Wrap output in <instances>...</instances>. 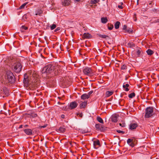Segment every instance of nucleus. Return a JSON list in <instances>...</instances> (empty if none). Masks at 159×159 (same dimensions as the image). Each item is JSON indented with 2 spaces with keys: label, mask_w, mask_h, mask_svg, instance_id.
Segmentation results:
<instances>
[{
  "label": "nucleus",
  "mask_w": 159,
  "mask_h": 159,
  "mask_svg": "<svg viewBox=\"0 0 159 159\" xmlns=\"http://www.w3.org/2000/svg\"><path fill=\"white\" fill-rule=\"evenodd\" d=\"M29 76L27 73L24 75V84L28 89L34 90L40 85L39 79L37 77H34V76Z\"/></svg>",
  "instance_id": "f257e3e1"
},
{
  "label": "nucleus",
  "mask_w": 159,
  "mask_h": 159,
  "mask_svg": "<svg viewBox=\"0 0 159 159\" xmlns=\"http://www.w3.org/2000/svg\"><path fill=\"white\" fill-rule=\"evenodd\" d=\"M145 118H154V121H159V111L152 106L148 107L145 109Z\"/></svg>",
  "instance_id": "f03ea898"
},
{
  "label": "nucleus",
  "mask_w": 159,
  "mask_h": 159,
  "mask_svg": "<svg viewBox=\"0 0 159 159\" xmlns=\"http://www.w3.org/2000/svg\"><path fill=\"white\" fill-rule=\"evenodd\" d=\"M55 67L54 64H49L46 65L43 69L42 70V74H46L47 75H49L48 76L52 77V72L54 70V68Z\"/></svg>",
  "instance_id": "7ed1b4c3"
},
{
  "label": "nucleus",
  "mask_w": 159,
  "mask_h": 159,
  "mask_svg": "<svg viewBox=\"0 0 159 159\" xmlns=\"http://www.w3.org/2000/svg\"><path fill=\"white\" fill-rule=\"evenodd\" d=\"M55 67L54 68V70L52 72V77L58 76L61 74L63 70L61 66L55 63Z\"/></svg>",
  "instance_id": "20e7f679"
},
{
  "label": "nucleus",
  "mask_w": 159,
  "mask_h": 159,
  "mask_svg": "<svg viewBox=\"0 0 159 159\" xmlns=\"http://www.w3.org/2000/svg\"><path fill=\"white\" fill-rule=\"evenodd\" d=\"M5 78L7 80L9 83L11 84L14 83L15 81V78L13 73L10 71H7L5 75Z\"/></svg>",
  "instance_id": "39448f33"
},
{
  "label": "nucleus",
  "mask_w": 159,
  "mask_h": 159,
  "mask_svg": "<svg viewBox=\"0 0 159 159\" xmlns=\"http://www.w3.org/2000/svg\"><path fill=\"white\" fill-rule=\"evenodd\" d=\"M14 70L17 73H19L21 71L22 66L21 63L20 61H16L12 66Z\"/></svg>",
  "instance_id": "423d86ee"
},
{
  "label": "nucleus",
  "mask_w": 159,
  "mask_h": 159,
  "mask_svg": "<svg viewBox=\"0 0 159 159\" xmlns=\"http://www.w3.org/2000/svg\"><path fill=\"white\" fill-rule=\"evenodd\" d=\"M83 72L84 75L89 76L92 75L93 73V71L91 68L85 67L83 68Z\"/></svg>",
  "instance_id": "0eeeda50"
},
{
  "label": "nucleus",
  "mask_w": 159,
  "mask_h": 159,
  "mask_svg": "<svg viewBox=\"0 0 159 159\" xmlns=\"http://www.w3.org/2000/svg\"><path fill=\"white\" fill-rule=\"evenodd\" d=\"M61 82L62 85L63 87H65L68 86L69 85L68 77H66L62 79Z\"/></svg>",
  "instance_id": "6e6552de"
},
{
  "label": "nucleus",
  "mask_w": 159,
  "mask_h": 159,
  "mask_svg": "<svg viewBox=\"0 0 159 159\" xmlns=\"http://www.w3.org/2000/svg\"><path fill=\"white\" fill-rule=\"evenodd\" d=\"M95 127L96 130L101 131H104L105 130V126L100 124H97L95 125Z\"/></svg>",
  "instance_id": "1a4fd4ad"
},
{
  "label": "nucleus",
  "mask_w": 159,
  "mask_h": 159,
  "mask_svg": "<svg viewBox=\"0 0 159 159\" xmlns=\"http://www.w3.org/2000/svg\"><path fill=\"white\" fill-rule=\"evenodd\" d=\"M78 105V104L75 102H72L70 103L69 107L71 109H74L76 108Z\"/></svg>",
  "instance_id": "9d476101"
},
{
  "label": "nucleus",
  "mask_w": 159,
  "mask_h": 159,
  "mask_svg": "<svg viewBox=\"0 0 159 159\" xmlns=\"http://www.w3.org/2000/svg\"><path fill=\"white\" fill-rule=\"evenodd\" d=\"M93 146L94 148L96 149L101 147V145L100 143L99 140L97 139L96 140L94 141Z\"/></svg>",
  "instance_id": "9b49d317"
},
{
  "label": "nucleus",
  "mask_w": 159,
  "mask_h": 159,
  "mask_svg": "<svg viewBox=\"0 0 159 159\" xmlns=\"http://www.w3.org/2000/svg\"><path fill=\"white\" fill-rule=\"evenodd\" d=\"M23 131L26 134L29 135H31L33 134L32 130L30 129H25L23 130Z\"/></svg>",
  "instance_id": "f8f14e48"
},
{
  "label": "nucleus",
  "mask_w": 159,
  "mask_h": 159,
  "mask_svg": "<svg viewBox=\"0 0 159 159\" xmlns=\"http://www.w3.org/2000/svg\"><path fill=\"white\" fill-rule=\"evenodd\" d=\"M87 101H84V102H82L80 105V109L85 108L87 105Z\"/></svg>",
  "instance_id": "ddd939ff"
},
{
  "label": "nucleus",
  "mask_w": 159,
  "mask_h": 159,
  "mask_svg": "<svg viewBox=\"0 0 159 159\" xmlns=\"http://www.w3.org/2000/svg\"><path fill=\"white\" fill-rule=\"evenodd\" d=\"M92 35L89 33H85L83 34L82 36L83 38L84 39H89L92 38Z\"/></svg>",
  "instance_id": "4468645a"
},
{
  "label": "nucleus",
  "mask_w": 159,
  "mask_h": 159,
  "mask_svg": "<svg viewBox=\"0 0 159 159\" xmlns=\"http://www.w3.org/2000/svg\"><path fill=\"white\" fill-rule=\"evenodd\" d=\"M70 0H64L62 2V5L64 6H68L71 2Z\"/></svg>",
  "instance_id": "2eb2a0df"
},
{
  "label": "nucleus",
  "mask_w": 159,
  "mask_h": 159,
  "mask_svg": "<svg viewBox=\"0 0 159 159\" xmlns=\"http://www.w3.org/2000/svg\"><path fill=\"white\" fill-rule=\"evenodd\" d=\"M3 90L4 92L3 93H4L5 95L3 96V97L4 98L8 96L9 95V92L8 90L7 89V88H3Z\"/></svg>",
  "instance_id": "dca6fc26"
},
{
  "label": "nucleus",
  "mask_w": 159,
  "mask_h": 159,
  "mask_svg": "<svg viewBox=\"0 0 159 159\" xmlns=\"http://www.w3.org/2000/svg\"><path fill=\"white\" fill-rule=\"evenodd\" d=\"M141 53H143L142 49L139 47H137L136 49V54L137 57H139Z\"/></svg>",
  "instance_id": "f3484780"
},
{
  "label": "nucleus",
  "mask_w": 159,
  "mask_h": 159,
  "mask_svg": "<svg viewBox=\"0 0 159 159\" xmlns=\"http://www.w3.org/2000/svg\"><path fill=\"white\" fill-rule=\"evenodd\" d=\"M138 127V125L136 123H131L129 125V129L131 130L134 129Z\"/></svg>",
  "instance_id": "a211bd4d"
},
{
  "label": "nucleus",
  "mask_w": 159,
  "mask_h": 159,
  "mask_svg": "<svg viewBox=\"0 0 159 159\" xmlns=\"http://www.w3.org/2000/svg\"><path fill=\"white\" fill-rule=\"evenodd\" d=\"M133 139H129L127 140V143L130 146L132 147L134 146V144L133 143Z\"/></svg>",
  "instance_id": "6ab92c4d"
},
{
  "label": "nucleus",
  "mask_w": 159,
  "mask_h": 159,
  "mask_svg": "<svg viewBox=\"0 0 159 159\" xmlns=\"http://www.w3.org/2000/svg\"><path fill=\"white\" fill-rule=\"evenodd\" d=\"M43 13V11L41 9H38L36 11L35 15L41 16Z\"/></svg>",
  "instance_id": "aec40b11"
},
{
  "label": "nucleus",
  "mask_w": 159,
  "mask_h": 159,
  "mask_svg": "<svg viewBox=\"0 0 159 159\" xmlns=\"http://www.w3.org/2000/svg\"><path fill=\"white\" fill-rule=\"evenodd\" d=\"M89 97H88L87 93H84L81 96V98L83 100L88 99Z\"/></svg>",
  "instance_id": "412c9836"
},
{
  "label": "nucleus",
  "mask_w": 159,
  "mask_h": 159,
  "mask_svg": "<svg viewBox=\"0 0 159 159\" xmlns=\"http://www.w3.org/2000/svg\"><path fill=\"white\" fill-rule=\"evenodd\" d=\"M113 93V92L112 91H107L106 93V97H109Z\"/></svg>",
  "instance_id": "4be33fe9"
},
{
  "label": "nucleus",
  "mask_w": 159,
  "mask_h": 159,
  "mask_svg": "<svg viewBox=\"0 0 159 159\" xmlns=\"http://www.w3.org/2000/svg\"><path fill=\"white\" fill-rule=\"evenodd\" d=\"M101 22L103 24H105L107 23V22L108 21V19L107 17H102L101 18Z\"/></svg>",
  "instance_id": "5701e85b"
},
{
  "label": "nucleus",
  "mask_w": 159,
  "mask_h": 159,
  "mask_svg": "<svg viewBox=\"0 0 159 159\" xmlns=\"http://www.w3.org/2000/svg\"><path fill=\"white\" fill-rule=\"evenodd\" d=\"M128 47L130 48H133L135 47V44L133 42H129L128 44Z\"/></svg>",
  "instance_id": "b1692460"
},
{
  "label": "nucleus",
  "mask_w": 159,
  "mask_h": 159,
  "mask_svg": "<svg viewBox=\"0 0 159 159\" xmlns=\"http://www.w3.org/2000/svg\"><path fill=\"white\" fill-rule=\"evenodd\" d=\"M97 35L99 37L102 38L106 39L107 38H109V36L108 35H106L105 34L102 35L100 34H98Z\"/></svg>",
  "instance_id": "393cba45"
},
{
  "label": "nucleus",
  "mask_w": 159,
  "mask_h": 159,
  "mask_svg": "<svg viewBox=\"0 0 159 159\" xmlns=\"http://www.w3.org/2000/svg\"><path fill=\"white\" fill-rule=\"evenodd\" d=\"M146 52L147 53V54L149 55H150V56H151L152 55L153 53H154V52L153 51H152V50H151V49H148L147 51H146Z\"/></svg>",
  "instance_id": "a878e982"
},
{
  "label": "nucleus",
  "mask_w": 159,
  "mask_h": 159,
  "mask_svg": "<svg viewBox=\"0 0 159 159\" xmlns=\"http://www.w3.org/2000/svg\"><path fill=\"white\" fill-rule=\"evenodd\" d=\"M120 24V22L119 21H117L114 25L115 28L116 29H118L119 27Z\"/></svg>",
  "instance_id": "bb28decb"
},
{
  "label": "nucleus",
  "mask_w": 159,
  "mask_h": 159,
  "mask_svg": "<svg viewBox=\"0 0 159 159\" xmlns=\"http://www.w3.org/2000/svg\"><path fill=\"white\" fill-rule=\"evenodd\" d=\"M123 86L126 91H128L129 90L128 88V87L129 86V85L128 84H127L125 85L124 84Z\"/></svg>",
  "instance_id": "cd10ccee"
},
{
  "label": "nucleus",
  "mask_w": 159,
  "mask_h": 159,
  "mask_svg": "<svg viewBox=\"0 0 159 159\" xmlns=\"http://www.w3.org/2000/svg\"><path fill=\"white\" fill-rule=\"evenodd\" d=\"M97 120L100 123L102 124L104 123V121L99 116H98L97 117Z\"/></svg>",
  "instance_id": "c85d7f7f"
},
{
  "label": "nucleus",
  "mask_w": 159,
  "mask_h": 159,
  "mask_svg": "<svg viewBox=\"0 0 159 159\" xmlns=\"http://www.w3.org/2000/svg\"><path fill=\"white\" fill-rule=\"evenodd\" d=\"M112 121L114 122H116L117 121V117L116 116H112L111 118Z\"/></svg>",
  "instance_id": "c756f323"
},
{
  "label": "nucleus",
  "mask_w": 159,
  "mask_h": 159,
  "mask_svg": "<svg viewBox=\"0 0 159 159\" xmlns=\"http://www.w3.org/2000/svg\"><path fill=\"white\" fill-rule=\"evenodd\" d=\"M28 29V27L25 26V25H22L21 27V32H24L25 30H27Z\"/></svg>",
  "instance_id": "7c9ffc66"
},
{
  "label": "nucleus",
  "mask_w": 159,
  "mask_h": 159,
  "mask_svg": "<svg viewBox=\"0 0 159 159\" xmlns=\"http://www.w3.org/2000/svg\"><path fill=\"white\" fill-rule=\"evenodd\" d=\"M65 128L61 127H60L58 130L59 132L61 133H63L65 131Z\"/></svg>",
  "instance_id": "2f4dec72"
},
{
  "label": "nucleus",
  "mask_w": 159,
  "mask_h": 159,
  "mask_svg": "<svg viewBox=\"0 0 159 159\" xmlns=\"http://www.w3.org/2000/svg\"><path fill=\"white\" fill-rule=\"evenodd\" d=\"M107 28L109 30H112L113 28V25L112 24H111L108 23L107 25Z\"/></svg>",
  "instance_id": "473e14b6"
},
{
  "label": "nucleus",
  "mask_w": 159,
  "mask_h": 159,
  "mask_svg": "<svg viewBox=\"0 0 159 159\" xmlns=\"http://www.w3.org/2000/svg\"><path fill=\"white\" fill-rule=\"evenodd\" d=\"M135 93H132L129 95V98H132L133 97L135 96Z\"/></svg>",
  "instance_id": "72a5a7b5"
},
{
  "label": "nucleus",
  "mask_w": 159,
  "mask_h": 159,
  "mask_svg": "<svg viewBox=\"0 0 159 159\" xmlns=\"http://www.w3.org/2000/svg\"><path fill=\"white\" fill-rule=\"evenodd\" d=\"M27 16L26 14H25L22 17V20L23 21H25L27 20Z\"/></svg>",
  "instance_id": "f704fd0d"
},
{
  "label": "nucleus",
  "mask_w": 159,
  "mask_h": 159,
  "mask_svg": "<svg viewBox=\"0 0 159 159\" xmlns=\"http://www.w3.org/2000/svg\"><path fill=\"white\" fill-rule=\"evenodd\" d=\"M132 32V30L130 28H127L125 30V32L130 33Z\"/></svg>",
  "instance_id": "c9c22d12"
},
{
  "label": "nucleus",
  "mask_w": 159,
  "mask_h": 159,
  "mask_svg": "<svg viewBox=\"0 0 159 159\" xmlns=\"http://www.w3.org/2000/svg\"><path fill=\"white\" fill-rule=\"evenodd\" d=\"M98 0H91L90 2L91 3L93 4H95L98 2Z\"/></svg>",
  "instance_id": "e433bc0d"
},
{
  "label": "nucleus",
  "mask_w": 159,
  "mask_h": 159,
  "mask_svg": "<svg viewBox=\"0 0 159 159\" xmlns=\"http://www.w3.org/2000/svg\"><path fill=\"white\" fill-rule=\"evenodd\" d=\"M154 20H153V19H152V21L154 23L159 22V18H154Z\"/></svg>",
  "instance_id": "4c0bfd02"
},
{
  "label": "nucleus",
  "mask_w": 159,
  "mask_h": 159,
  "mask_svg": "<svg viewBox=\"0 0 159 159\" xmlns=\"http://www.w3.org/2000/svg\"><path fill=\"white\" fill-rule=\"evenodd\" d=\"M50 27L51 30H53L56 27V25L55 24H53L50 26Z\"/></svg>",
  "instance_id": "58836bf2"
},
{
  "label": "nucleus",
  "mask_w": 159,
  "mask_h": 159,
  "mask_svg": "<svg viewBox=\"0 0 159 159\" xmlns=\"http://www.w3.org/2000/svg\"><path fill=\"white\" fill-rule=\"evenodd\" d=\"M121 69L122 70H124L125 69H126L127 68V66L125 65H123L121 67Z\"/></svg>",
  "instance_id": "ea45409f"
},
{
  "label": "nucleus",
  "mask_w": 159,
  "mask_h": 159,
  "mask_svg": "<svg viewBox=\"0 0 159 159\" xmlns=\"http://www.w3.org/2000/svg\"><path fill=\"white\" fill-rule=\"evenodd\" d=\"M27 4V3H25L23 4L20 7V9H22V8H23Z\"/></svg>",
  "instance_id": "a19ab883"
},
{
  "label": "nucleus",
  "mask_w": 159,
  "mask_h": 159,
  "mask_svg": "<svg viewBox=\"0 0 159 159\" xmlns=\"http://www.w3.org/2000/svg\"><path fill=\"white\" fill-rule=\"evenodd\" d=\"M31 116L32 118L36 117L38 115L36 113H31Z\"/></svg>",
  "instance_id": "79ce46f5"
},
{
  "label": "nucleus",
  "mask_w": 159,
  "mask_h": 159,
  "mask_svg": "<svg viewBox=\"0 0 159 159\" xmlns=\"http://www.w3.org/2000/svg\"><path fill=\"white\" fill-rule=\"evenodd\" d=\"M119 125L122 127H125V123L122 122L121 123H120Z\"/></svg>",
  "instance_id": "37998d69"
},
{
  "label": "nucleus",
  "mask_w": 159,
  "mask_h": 159,
  "mask_svg": "<svg viewBox=\"0 0 159 159\" xmlns=\"http://www.w3.org/2000/svg\"><path fill=\"white\" fill-rule=\"evenodd\" d=\"M93 93V91L91 90L90 91H89L87 94V95H88V97L89 98L90 95Z\"/></svg>",
  "instance_id": "c03bdc74"
},
{
  "label": "nucleus",
  "mask_w": 159,
  "mask_h": 159,
  "mask_svg": "<svg viewBox=\"0 0 159 159\" xmlns=\"http://www.w3.org/2000/svg\"><path fill=\"white\" fill-rule=\"evenodd\" d=\"M116 131L117 133H121L122 134H124L125 133V132L124 131L120 130H117Z\"/></svg>",
  "instance_id": "a18cd8bd"
},
{
  "label": "nucleus",
  "mask_w": 159,
  "mask_h": 159,
  "mask_svg": "<svg viewBox=\"0 0 159 159\" xmlns=\"http://www.w3.org/2000/svg\"><path fill=\"white\" fill-rule=\"evenodd\" d=\"M125 101L122 99H120L119 100V104H120L121 103H124ZM122 104H123V103ZM120 105H122L120 104Z\"/></svg>",
  "instance_id": "49530a36"
},
{
  "label": "nucleus",
  "mask_w": 159,
  "mask_h": 159,
  "mask_svg": "<svg viewBox=\"0 0 159 159\" xmlns=\"http://www.w3.org/2000/svg\"><path fill=\"white\" fill-rule=\"evenodd\" d=\"M133 18L134 20L136 21L137 20L136 15L134 14L133 16Z\"/></svg>",
  "instance_id": "de8ad7c7"
},
{
  "label": "nucleus",
  "mask_w": 159,
  "mask_h": 159,
  "mask_svg": "<svg viewBox=\"0 0 159 159\" xmlns=\"http://www.w3.org/2000/svg\"><path fill=\"white\" fill-rule=\"evenodd\" d=\"M127 26L126 25H124L123 26V30H125L127 29Z\"/></svg>",
  "instance_id": "09e8293b"
},
{
  "label": "nucleus",
  "mask_w": 159,
  "mask_h": 159,
  "mask_svg": "<svg viewBox=\"0 0 159 159\" xmlns=\"http://www.w3.org/2000/svg\"><path fill=\"white\" fill-rule=\"evenodd\" d=\"M61 29V28L60 27H57L55 30V32H57L58 31H59Z\"/></svg>",
  "instance_id": "8fccbe9b"
},
{
  "label": "nucleus",
  "mask_w": 159,
  "mask_h": 159,
  "mask_svg": "<svg viewBox=\"0 0 159 159\" xmlns=\"http://www.w3.org/2000/svg\"><path fill=\"white\" fill-rule=\"evenodd\" d=\"M126 95V94L125 93V92H123L122 93H121L120 94V97H123V96H124V95Z\"/></svg>",
  "instance_id": "3c124183"
},
{
  "label": "nucleus",
  "mask_w": 159,
  "mask_h": 159,
  "mask_svg": "<svg viewBox=\"0 0 159 159\" xmlns=\"http://www.w3.org/2000/svg\"><path fill=\"white\" fill-rule=\"evenodd\" d=\"M47 124L46 125H45L43 126H39V127L40 128H44L46 127H47Z\"/></svg>",
  "instance_id": "603ef678"
},
{
  "label": "nucleus",
  "mask_w": 159,
  "mask_h": 159,
  "mask_svg": "<svg viewBox=\"0 0 159 159\" xmlns=\"http://www.w3.org/2000/svg\"><path fill=\"white\" fill-rule=\"evenodd\" d=\"M118 7L120 9H122L123 8V6L120 5H118Z\"/></svg>",
  "instance_id": "864d4df0"
},
{
  "label": "nucleus",
  "mask_w": 159,
  "mask_h": 159,
  "mask_svg": "<svg viewBox=\"0 0 159 159\" xmlns=\"http://www.w3.org/2000/svg\"><path fill=\"white\" fill-rule=\"evenodd\" d=\"M61 117L62 119H64L65 118V115L62 114L61 116Z\"/></svg>",
  "instance_id": "5fc2aeb1"
},
{
  "label": "nucleus",
  "mask_w": 159,
  "mask_h": 159,
  "mask_svg": "<svg viewBox=\"0 0 159 159\" xmlns=\"http://www.w3.org/2000/svg\"><path fill=\"white\" fill-rule=\"evenodd\" d=\"M23 126L25 128H27V127H29V125H24Z\"/></svg>",
  "instance_id": "6e6d98bb"
},
{
  "label": "nucleus",
  "mask_w": 159,
  "mask_h": 159,
  "mask_svg": "<svg viewBox=\"0 0 159 159\" xmlns=\"http://www.w3.org/2000/svg\"><path fill=\"white\" fill-rule=\"evenodd\" d=\"M79 116L80 117H82V116H83V114L82 113H81L79 115Z\"/></svg>",
  "instance_id": "4d7b16f0"
},
{
  "label": "nucleus",
  "mask_w": 159,
  "mask_h": 159,
  "mask_svg": "<svg viewBox=\"0 0 159 159\" xmlns=\"http://www.w3.org/2000/svg\"><path fill=\"white\" fill-rule=\"evenodd\" d=\"M23 125H20L19 126V128H23Z\"/></svg>",
  "instance_id": "13d9d810"
},
{
  "label": "nucleus",
  "mask_w": 159,
  "mask_h": 159,
  "mask_svg": "<svg viewBox=\"0 0 159 159\" xmlns=\"http://www.w3.org/2000/svg\"><path fill=\"white\" fill-rule=\"evenodd\" d=\"M137 5H138L139 4V0H137Z\"/></svg>",
  "instance_id": "bf43d9fd"
},
{
  "label": "nucleus",
  "mask_w": 159,
  "mask_h": 159,
  "mask_svg": "<svg viewBox=\"0 0 159 159\" xmlns=\"http://www.w3.org/2000/svg\"><path fill=\"white\" fill-rule=\"evenodd\" d=\"M70 145H71V146H73L72 143V142H70Z\"/></svg>",
  "instance_id": "052dcab7"
},
{
  "label": "nucleus",
  "mask_w": 159,
  "mask_h": 159,
  "mask_svg": "<svg viewBox=\"0 0 159 159\" xmlns=\"http://www.w3.org/2000/svg\"><path fill=\"white\" fill-rule=\"evenodd\" d=\"M120 4V5H121L122 6V5H124V4H123V2H121Z\"/></svg>",
  "instance_id": "680f3d73"
},
{
  "label": "nucleus",
  "mask_w": 159,
  "mask_h": 159,
  "mask_svg": "<svg viewBox=\"0 0 159 159\" xmlns=\"http://www.w3.org/2000/svg\"><path fill=\"white\" fill-rule=\"evenodd\" d=\"M76 1H77V2H79L81 0H75Z\"/></svg>",
  "instance_id": "e2e57ef3"
},
{
  "label": "nucleus",
  "mask_w": 159,
  "mask_h": 159,
  "mask_svg": "<svg viewBox=\"0 0 159 159\" xmlns=\"http://www.w3.org/2000/svg\"><path fill=\"white\" fill-rule=\"evenodd\" d=\"M5 32H3L2 34V35H5Z\"/></svg>",
  "instance_id": "0e129e2a"
}]
</instances>
